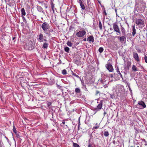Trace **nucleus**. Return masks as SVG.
Here are the masks:
<instances>
[{"instance_id":"f257e3e1","label":"nucleus","mask_w":147,"mask_h":147,"mask_svg":"<svg viewBox=\"0 0 147 147\" xmlns=\"http://www.w3.org/2000/svg\"><path fill=\"white\" fill-rule=\"evenodd\" d=\"M136 24L138 27L142 28L145 25V23L143 20L141 19H137L136 20Z\"/></svg>"},{"instance_id":"f03ea898","label":"nucleus","mask_w":147,"mask_h":147,"mask_svg":"<svg viewBox=\"0 0 147 147\" xmlns=\"http://www.w3.org/2000/svg\"><path fill=\"white\" fill-rule=\"evenodd\" d=\"M42 28L44 32H48L49 29H50V25L49 24L46 22H44L41 25Z\"/></svg>"},{"instance_id":"7ed1b4c3","label":"nucleus","mask_w":147,"mask_h":147,"mask_svg":"<svg viewBox=\"0 0 147 147\" xmlns=\"http://www.w3.org/2000/svg\"><path fill=\"white\" fill-rule=\"evenodd\" d=\"M25 48L28 50H31L34 48L33 43L31 41H29L26 44Z\"/></svg>"},{"instance_id":"20e7f679","label":"nucleus","mask_w":147,"mask_h":147,"mask_svg":"<svg viewBox=\"0 0 147 147\" xmlns=\"http://www.w3.org/2000/svg\"><path fill=\"white\" fill-rule=\"evenodd\" d=\"M146 7V5L141 4L138 6L136 10L138 12L142 13L144 12Z\"/></svg>"},{"instance_id":"39448f33","label":"nucleus","mask_w":147,"mask_h":147,"mask_svg":"<svg viewBox=\"0 0 147 147\" xmlns=\"http://www.w3.org/2000/svg\"><path fill=\"white\" fill-rule=\"evenodd\" d=\"M113 27L115 32L118 33L119 34H121L120 28L117 24L115 23L113 24Z\"/></svg>"},{"instance_id":"423d86ee","label":"nucleus","mask_w":147,"mask_h":147,"mask_svg":"<svg viewBox=\"0 0 147 147\" xmlns=\"http://www.w3.org/2000/svg\"><path fill=\"white\" fill-rule=\"evenodd\" d=\"M105 67L110 72H113V71L114 69L111 64L108 63L105 65Z\"/></svg>"},{"instance_id":"0eeeda50","label":"nucleus","mask_w":147,"mask_h":147,"mask_svg":"<svg viewBox=\"0 0 147 147\" xmlns=\"http://www.w3.org/2000/svg\"><path fill=\"white\" fill-rule=\"evenodd\" d=\"M98 82V84H99L102 85V86H105V88L107 86H106L107 83H106V80L101 79L100 80H99Z\"/></svg>"},{"instance_id":"6e6552de","label":"nucleus","mask_w":147,"mask_h":147,"mask_svg":"<svg viewBox=\"0 0 147 147\" xmlns=\"http://www.w3.org/2000/svg\"><path fill=\"white\" fill-rule=\"evenodd\" d=\"M37 39L40 42H43V39L45 38H46V37L44 36L41 33H40L39 35L37 36Z\"/></svg>"},{"instance_id":"1a4fd4ad","label":"nucleus","mask_w":147,"mask_h":147,"mask_svg":"<svg viewBox=\"0 0 147 147\" xmlns=\"http://www.w3.org/2000/svg\"><path fill=\"white\" fill-rule=\"evenodd\" d=\"M86 34V32L85 30H83L79 31L76 34V36L78 37H82Z\"/></svg>"},{"instance_id":"9d476101","label":"nucleus","mask_w":147,"mask_h":147,"mask_svg":"<svg viewBox=\"0 0 147 147\" xmlns=\"http://www.w3.org/2000/svg\"><path fill=\"white\" fill-rule=\"evenodd\" d=\"M103 100H101L99 102V104L95 108V110H96L97 111L100 110L102 108L103 105Z\"/></svg>"},{"instance_id":"9b49d317","label":"nucleus","mask_w":147,"mask_h":147,"mask_svg":"<svg viewBox=\"0 0 147 147\" xmlns=\"http://www.w3.org/2000/svg\"><path fill=\"white\" fill-rule=\"evenodd\" d=\"M131 62L128 61L127 62L124 68L125 69H129L131 67Z\"/></svg>"},{"instance_id":"f8f14e48","label":"nucleus","mask_w":147,"mask_h":147,"mask_svg":"<svg viewBox=\"0 0 147 147\" xmlns=\"http://www.w3.org/2000/svg\"><path fill=\"white\" fill-rule=\"evenodd\" d=\"M133 57L137 61H139L140 59L138 56V54L135 53H133Z\"/></svg>"},{"instance_id":"ddd939ff","label":"nucleus","mask_w":147,"mask_h":147,"mask_svg":"<svg viewBox=\"0 0 147 147\" xmlns=\"http://www.w3.org/2000/svg\"><path fill=\"white\" fill-rule=\"evenodd\" d=\"M87 40L89 42H93L94 41V39L93 36H90L88 37V38Z\"/></svg>"},{"instance_id":"4468645a","label":"nucleus","mask_w":147,"mask_h":147,"mask_svg":"<svg viewBox=\"0 0 147 147\" xmlns=\"http://www.w3.org/2000/svg\"><path fill=\"white\" fill-rule=\"evenodd\" d=\"M37 10L40 12L42 13H43L45 14V12L43 9L40 6H37Z\"/></svg>"},{"instance_id":"2eb2a0df","label":"nucleus","mask_w":147,"mask_h":147,"mask_svg":"<svg viewBox=\"0 0 147 147\" xmlns=\"http://www.w3.org/2000/svg\"><path fill=\"white\" fill-rule=\"evenodd\" d=\"M79 3L82 9L83 10H84L85 9V7L82 0H79Z\"/></svg>"},{"instance_id":"dca6fc26","label":"nucleus","mask_w":147,"mask_h":147,"mask_svg":"<svg viewBox=\"0 0 147 147\" xmlns=\"http://www.w3.org/2000/svg\"><path fill=\"white\" fill-rule=\"evenodd\" d=\"M138 104L141 106L143 108H145L146 107V105L144 102L142 101H140L138 103Z\"/></svg>"},{"instance_id":"f3484780","label":"nucleus","mask_w":147,"mask_h":147,"mask_svg":"<svg viewBox=\"0 0 147 147\" xmlns=\"http://www.w3.org/2000/svg\"><path fill=\"white\" fill-rule=\"evenodd\" d=\"M119 40L120 41L123 42L124 41H125L126 38L125 35H123L122 36L120 37Z\"/></svg>"},{"instance_id":"a211bd4d","label":"nucleus","mask_w":147,"mask_h":147,"mask_svg":"<svg viewBox=\"0 0 147 147\" xmlns=\"http://www.w3.org/2000/svg\"><path fill=\"white\" fill-rule=\"evenodd\" d=\"M49 44L45 42L43 44L42 48L44 49H47L48 47Z\"/></svg>"},{"instance_id":"6ab92c4d","label":"nucleus","mask_w":147,"mask_h":147,"mask_svg":"<svg viewBox=\"0 0 147 147\" xmlns=\"http://www.w3.org/2000/svg\"><path fill=\"white\" fill-rule=\"evenodd\" d=\"M121 31L122 34L123 35H125V29L122 26H121Z\"/></svg>"},{"instance_id":"aec40b11","label":"nucleus","mask_w":147,"mask_h":147,"mask_svg":"<svg viewBox=\"0 0 147 147\" xmlns=\"http://www.w3.org/2000/svg\"><path fill=\"white\" fill-rule=\"evenodd\" d=\"M136 33V30L135 28V26H134L132 29V35L133 36H134Z\"/></svg>"},{"instance_id":"412c9836","label":"nucleus","mask_w":147,"mask_h":147,"mask_svg":"<svg viewBox=\"0 0 147 147\" xmlns=\"http://www.w3.org/2000/svg\"><path fill=\"white\" fill-rule=\"evenodd\" d=\"M21 12L23 16H25L26 14L24 9V8H22L21 10Z\"/></svg>"},{"instance_id":"4be33fe9","label":"nucleus","mask_w":147,"mask_h":147,"mask_svg":"<svg viewBox=\"0 0 147 147\" xmlns=\"http://www.w3.org/2000/svg\"><path fill=\"white\" fill-rule=\"evenodd\" d=\"M64 50L67 53H69V48L67 47H64Z\"/></svg>"},{"instance_id":"5701e85b","label":"nucleus","mask_w":147,"mask_h":147,"mask_svg":"<svg viewBox=\"0 0 147 147\" xmlns=\"http://www.w3.org/2000/svg\"><path fill=\"white\" fill-rule=\"evenodd\" d=\"M132 70L134 71H137V69L136 66L134 65H133L132 67Z\"/></svg>"},{"instance_id":"b1692460","label":"nucleus","mask_w":147,"mask_h":147,"mask_svg":"<svg viewBox=\"0 0 147 147\" xmlns=\"http://www.w3.org/2000/svg\"><path fill=\"white\" fill-rule=\"evenodd\" d=\"M104 50V49L103 47H100L98 50V51L100 53H101Z\"/></svg>"},{"instance_id":"393cba45","label":"nucleus","mask_w":147,"mask_h":147,"mask_svg":"<svg viewBox=\"0 0 147 147\" xmlns=\"http://www.w3.org/2000/svg\"><path fill=\"white\" fill-rule=\"evenodd\" d=\"M73 145L74 147H80L78 144L74 142L73 143Z\"/></svg>"},{"instance_id":"a878e982","label":"nucleus","mask_w":147,"mask_h":147,"mask_svg":"<svg viewBox=\"0 0 147 147\" xmlns=\"http://www.w3.org/2000/svg\"><path fill=\"white\" fill-rule=\"evenodd\" d=\"M51 8H52V9L53 10V13H54V5L53 3L51 4Z\"/></svg>"},{"instance_id":"bb28decb","label":"nucleus","mask_w":147,"mask_h":147,"mask_svg":"<svg viewBox=\"0 0 147 147\" xmlns=\"http://www.w3.org/2000/svg\"><path fill=\"white\" fill-rule=\"evenodd\" d=\"M99 28L100 30H101L102 29V25L101 24V22H100V21H99Z\"/></svg>"},{"instance_id":"cd10ccee","label":"nucleus","mask_w":147,"mask_h":147,"mask_svg":"<svg viewBox=\"0 0 147 147\" xmlns=\"http://www.w3.org/2000/svg\"><path fill=\"white\" fill-rule=\"evenodd\" d=\"M67 45L69 47H71L72 45V43L70 41H68L67 42Z\"/></svg>"},{"instance_id":"c85d7f7f","label":"nucleus","mask_w":147,"mask_h":147,"mask_svg":"<svg viewBox=\"0 0 147 147\" xmlns=\"http://www.w3.org/2000/svg\"><path fill=\"white\" fill-rule=\"evenodd\" d=\"M109 135V132L107 131H105L104 133V135L106 137H107Z\"/></svg>"},{"instance_id":"c756f323","label":"nucleus","mask_w":147,"mask_h":147,"mask_svg":"<svg viewBox=\"0 0 147 147\" xmlns=\"http://www.w3.org/2000/svg\"><path fill=\"white\" fill-rule=\"evenodd\" d=\"M67 71L65 69H63V70L62 71V74L63 75H65L67 74Z\"/></svg>"},{"instance_id":"7c9ffc66","label":"nucleus","mask_w":147,"mask_h":147,"mask_svg":"<svg viewBox=\"0 0 147 147\" xmlns=\"http://www.w3.org/2000/svg\"><path fill=\"white\" fill-rule=\"evenodd\" d=\"M48 36L50 37L51 36V34L50 32H44Z\"/></svg>"},{"instance_id":"2f4dec72","label":"nucleus","mask_w":147,"mask_h":147,"mask_svg":"<svg viewBox=\"0 0 147 147\" xmlns=\"http://www.w3.org/2000/svg\"><path fill=\"white\" fill-rule=\"evenodd\" d=\"M72 74L73 76L76 77V78H79L80 77L79 76L77 75H76L75 73L72 72Z\"/></svg>"},{"instance_id":"473e14b6","label":"nucleus","mask_w":147,"mask_h":147,"mask_svg":"<svg viewBox=\"0 0 147 147\" xmlns=\"http://www.w3.org/2000/svg\"><path fill=\"white\" fill-rule=\"evenodd\" d=\"M75 92H80V90L79 88H76L75 89Z\"/></svg>"},{"instance_id":"72a5a7b5","label":"nucleus","mask_w":147,"mask_h":147,"mask_svg":"<svg viewBox=\"0 0 147 147\" xmlns=\"http://www.w3.org/2000/svg\"><path fill=\"white\" fill-rule=\"evenodd\" d=\"M48 32H53V30L52 29H51L50 28V29H49V30L48 31Z\"/></svg>"},{"instance_id":"f704fd0d","label":"nucleus","mask_w":147,"mask_h":147,"mask_svg":"<svg viewBox=\"0 0 147 147\" xmlns=\"http://www.w3.org/2000/svg\"><path fill=\"white\" fill-rule=\"evenodd\" d=\"M13 131L16 134V128L14 126H13Z\"/></svg>"},{"instance_id":"c9c22d12","label":"nucleus","mask_w":147,"mask_h":147,"mask_svg":"<svg viewBox=\"0 0 147 147\" xmlns=\"http://www.w3.org/2000/svg\"><path fill=\"white\" fill-rule=\"evenodd\" d=\"M99 127V126H96L94 127L93 128H92V130L94 129H97Z\"/></svg>"},{"instance_id":"e433bc0d","label":"nucleus","mask_w":147,"mask_h":147,"mask_svg":"<svg viewBox=\"0 0 147 147\" xmlns=\"http://www.w3.org/2000/svg\"><path fill=\"white\" fill-rule=\"evenodd\" d=\"M144 60L145 62L147 63V57L146 55H145Z\"/></svg>"},{"instance_id":"4c0bfd02","label":"nucleus","mask_w":147,"mask_h":147,"mask_svg":"<svg viewBox=\"0 0 147 147\" xmlns=\"http://www.w3.org/2000/svg\"><path fill=\"white\" fill-rule=\"evenodd\" d=\"M115 70L117 72H118V71H119L118 67H117L116 68Z\"/></svg>"},{"instance_id":"58836bf2","label":"nucleus","mask_w":147,"mask_h":147,"mask_svg":"<svg viewBox=\"0 0 147 147\" xmlns=\"http://www.w3.org/2000/svg\"><path fill=\"white\" fill-rule=\"evenodd\" d=\"M130 84L129 83L127 82V83L126 86L128 87V88L130 87Z\"/></svg>"},{"instance_id":"ea45409f","label":"nucleus","mask_w":147,"mask_h":147,"mask_svg":"<svg viewBox=\"0 0 147 147\" xmlns=\"http://www.w3.org/2000/svg\"><path fill=\"white\" fill-rule=\"evenodd\" d=\"M88 147H92V146L91 144H89L88 146Z\"/></svg>"},{"instance_id":"a19ab883","label":"nucleus","mask_w":147,"mask_h":147,"mask_svg":"<svg viewBox=\"0 0 147 147\" xmlns=\"http://www.w3.org/2000/svg\"><path fill=\"white\" fill-rule=\"evenodd\" d=\"M111 97L113 99L114 98V96L112 95H111Z\"/></svg>"},{"instance_id":"79ce46f5","label":"nucleus","mask_w":147,"mask_h":147,"mask_svg":"<svg viewBox=\"0 0 147 147\" xmlns=\"http://www.w3.org/2000/svg\"><path fill=\"white\" fill-rule=\"evenodd\" d=\"M104 14H105V16L107 15V13H106V11H105V10H104Z\"/></svg>"},{"instance_id":"37998d69","label":"nucleus","mask_w":147,"mask_h":147,"mask_svg":"<svg viewBox=\"0 0 147 147\" xmlns=\"http://www.w3.org/2000/svg\"><path fill=\"white\" fill-rule=\"evenodd\" d=\"M136 50L138 51V52L140 53L141 52V50L139 49H136Z\"/></svg>"},{"instance_id":"c03bdc74","label":"nucleus","mask_w":147,"mask_h":147,"mask_svg":"<svg viewBox=\"0 0 147 147\" xmlns=\"http://www.w3.org/2000/svg\"><path fill=\"white\" fill-rule=\"evenodd\" d=\"M44 41H45V42H47V40L46 39H43V42Z\"/></svg>"},{"instance_id":"a18cd8bd","label":"nucleus","mask_w":147,"mask_h":147,"mask_svg":"<svg viewBox=\"0 0 147 147\" xmlns=\"http://www.w3.org/2000/svg\"><path fill=\"white\" fill-rule=\"evenodd\" d=\"M128 88L129 89V91H130V92H131V91H132V90H131V88H130V87H128Z\"/></svg>"},{"instance_id":"49530a36","label":"nucleus","mask_w":147,"mask_h":147,"mask_svg":"<svg viewBox=\"0 0 147 147\" xmlns=\"http://www.w3.org/2000/svg\"><path fill=\"white\" fill-rule=\"evenodd\" d=\"M115 11L116 13V14L117 15V8H115Z\"/></svg>"},{"instance_id":"de8ad7c7","label":"nucleus","mask_w":147,"mask_h":147,"mask_svg":"<svg viewBox=\"0 0 147 147\" xmlns=\"http://www.w3.org/2000/svg\"><path fill=\"white\" fill-rule=\"evenodd\" d=\"M113 74H111L110 75V76L111 77V78H112L113 77Z\"/></svg>"},{"instance_id":"09e8293b","label":"nucleus","mask_w":147,"mask_h":147,"mask_svg":"<svg viewBox=\"0 0 147 147\" xmlns=\"http://www.w3.org/2000/svg\"><path fill=\"white\" fill-rule=\"evenodd\" d=\"M57 88H60L61 87V86H59V85H57Z\"/></svg>"},{"instance_id":"8fccbe9b","label":"nucleus","mask_w":147,"mask_h":147,"mask_svg":"<svg viewBox=\"0 0 147 147\" xmlns=\"http://www.w3.org/2000/svg\"><path fill=\"white\" fill-rule=\"evenodd\" d=\"M119 75H120L121 77L123 79V76L120 73V74H119Z\"/></svg>"},{"instance_id":"3c124183","label":"nucleus","mask_w":147,"mask_h":147,"mask_svg":"<svg viewBox=\"0 0 147 147\" xmlns=\"http://www.w3.org/2000/svg\"><path fill=\"white\" fill-rule=\"evenodd\" d=\"M65 121H64V120H63V121H62V123H63V124H65Z\"/></svg>"},{"instance_id":"603ef678","label":"nucleus","mask_w":147,"mask_h":147,"mask_svg":"<svg viewBox=\"0 0 147 147\" xmlns=\"http://www.w3.org/2000/svg\"><path fill=\"white\" fill-rule=\"evenodd\" d=\"M16 136L18 137L20 136V135L18 134H16Z\"/></svg>"},{"instance_id":"864d4df0","label":"nucleus","mask_w":147,"mask_h":147,"mask_svg":"<svg viewBox=\"0 0 147 147\" xmlns=\"http://www.w3.org/2000/svg\"><path fill=\"white\" fill-rule=\"evenodd\" d=\"M83 40L84 41H86V38H84L83 39Z\"/></svg>"},{"instance_id":"5fc2aeb1","label":"nucleus","mask_w":147,"mask_h":147,"mask_svg":"<svg viewBox=\"0 0 147 147\" xmlns=\"http://www.w3.org/2000/svg\"><path fill=\"white\" fill-rule=\"evenodd\" d=\"M16 38V37H13V38H12L13 40H14Z\"/></svg>"},{"instance_id":"6e6d98bb","label":"nucleus","mask_w":147,"mask_h":147,"mask_svg":"<svg viewBox=\"0 0 147 147\" xmlns=\"http://www.w3.org/2000/svg\"><path fill=\"white\" fill-rule=\"evenodd\" d=\"M118 74L119 75L121 73L120 71H118V72H117Z\"/></svg>"},{"instance_id":"4d7b16f0","label":"nucleus","mask_w":147,"mask_h":147,"mask_svg":"<svg viewBox=\"0 0 147 147\" xmlns=\"http://www.w3.org/2000/svg\"><path fill=\"white\" fill-rule=\"evenodd\" d=\"M22 17L23 18V19H24L25 20V18L23 16H22Z\"/></svg>"},{"instance_id":"13d9d810","label":"nucleus","mask_w":147,"mask_h":147,"mask_svg":"<svg viewBox=\"0 0 147 147\" xmlns=\"http://www.w3.org/2000/svg\"><path fill=\"white\" fill-rule=\"evenodd\" d=\"M87 2L88 4V3H89V0H87Z\"/></svg>"},{"instance_id":"bf43d9fd","label":"nucleus","mask_w":147,"mask_h":147,"mask_svg":"<svg viewBox=\"0 0 147 147\" xmlns=\"http://www.w3.org/2000/svg\"><path fill=\"white\" fill-rule=\"evenodd\" d=\"M45 7L46 8H47V6L46 5H45Z\"/></svg>"},{"instance_id":"052dcab7","label":"nucleus","mask_w":147,"mask_h":147,"mask_svg":"<svg viewBox=\"0 0 147 147\" xmlns=\"http://www.w3.org/2000/svg\"><path fill=\"white\" fill-rule=\"evenodd\" d=\"M121 87H122V88H123V90H124V89H123V87H122L121 86L120 87V88H121Z\"/></svg>"},{"instance_id":"680f3d73","label":"nucleus","mask_w":147,"mask_h":147,"mask_svg":"<svg viewBox=\"0 0 147 147\" xmlns=\"http://www.w3.org/2000/svg\"><path fill=\"white\" fill-rule=\"evenodd\" d=\"M60 61V63H62V62H61V61Z\"/></svg>"},{"instance_id":"e2e57ef3","label":"nucleus","mask_w":147,"mask_h":147,"mask_svg":"<svg viewBox=\"0 0 147 147\" xmlns=\"http://www.w3.org/2000/svg\"><path fill=\"white\" fill-rule=\"evenodd\" d=\"M130 147H134V146H131Z\"/></svg>"},{"instance_id":"0e129e2a","label":"nucleus","mask_w":147,"mask_h":147,"mask_svg":"<svg viewBox=\"0 0 147 147\" xmlns=\"http://www.w3.org/2000/svg\"><path fill=\"white\" fill-rule=\"evenodd\" d=\"M110 30H112L113 29L112 28H111Z\"/></svg>"},{"instance_id":"69168bd1","label":"nucleus","mask_w":147,"mask_h":147,"mask_svg":"<svg viewBox=\"0 0 147 147\" xmlns=\"http://www.w3.org/2000/svg\"><path fill=\"white\" fill-rule=\"evenodd\" d=\"M89 9L90 10H91V9H90V8H89Z\"/></svg>"},{"instance_id":"338daca9","label":"nucleus","mask_w":147,"mask_h":147,"mask_svg":"<svg viewBox=\"0 0 147 147\" xmlns=\"http://www.w3.org/2000/svg\"><path fill=\"white\" fill-rule=\"evenodd\" d=\"M5 138H6L7 139V138L5 136Z\"/></svg>"},{"instance_id":"774afa93","label":"nucleus","mask_w":147,"mask_h":147,"mask_svg":"<svg viewBox=\"0 0 147 147\" xmlns=\"http://www.w3.org/2000/svg\"><path fill=\"white\" fill-rule=\"evenodd\" d=\"M136 147H139V146H136Z\"/></svg>"}]
</instances>
